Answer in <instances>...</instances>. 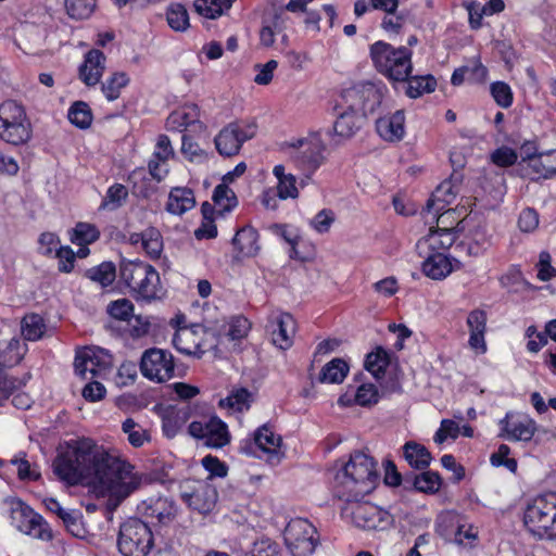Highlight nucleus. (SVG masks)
<instances>
[{"label":"nucleus","mask_w":556,"mask_h":556,"mask_svg":"<svg viewBox=\"0 0 556 556\" xmlns=\"http://www.w3.org/2000/svg\"><path fill=\"white\" fill-rule=\"evenodd\" d=\"M108 313L111 317L118 320H128L132 314L134 305L127 299H119L108 305Z\"/></svg>","instance_id":"052dcab7"},{"label":"nucleus","mask_w":556,"mask_h":556,"mask_svg":"<svg viewBox=\"0 0 556 556\" xmlns=\"http://www.w3.org/2000/svg\"><path fill=\"white\" fill-rule=\"evenodd\" d=\"M403 456L412 468L418 470L428 468L432 459L428 448L415 441H408L403 445Z\"/></svg>","instance_id":"c85d7f7f"},{"label":"nucleus","mask_w":556,"mask_h":556,"mask_svg":"<svg viewBox=\"0 0 556 556\" xmlns=\"http://www.w3.org/2000/svg\"><path fill=\"white\" fill-rule=\"evenodd\" d=\"M336 220L333 211L324 208L319 211L309 222V225L318 233H327Z\"/></svg>","instance_id":"bf43d9fd"},{"label":"nucleus","mask_w":556,"mask_h":556,"mask_svg":"<svg viewBox=\"0 0 556 556\" xmlns=\"http://www.w3.org/2000/svg\"><path fill=\"white\" fill-rule=\"evenodd\" d=\"M349 372V365L341 358H333L327 363L319 376L320 382L341 383Z\"/></svg>","instance_id":"4c0bfd02"},{"label":"nucleus","mask_w":556,"mask_h":556,"mask_svg":"<svg viewBox=\"0 0 556 556\" xmlns=\"http://www.w3.org/2000/svg\"><path fill=\"white\" fill-rule=\"evenodd\" d=\"M47 508L55 513L63 521L64 526L74 536H79L81 532V525L79 516L75 510H65L60 503L54 498L45 501Z\"/></svg>","instance_id":"72a5a7b5"},{"label":"nucleus","mask_w":556,"mask_h":556,"mask_svg":"<svg viewBox=\"0 0 556 556\" xmlns=\"http://www.w3.org/2000/svg\"><path fill=\"white\" fill-rule=\"evenodd\" d=\"M389 362L390 359L387 351L382 348H377L376 351L367 355L365 368L378 379L384 374Z\"/></svg>","instance_id":"de8ad7c7"},{"label":"nucleus","mask_w":556,"mask_h":556,"mask_svg":"<svg viewBox=\"0 0 556 556\" xmlns=\"http://www.w3.org/2000/svg\"><path fill=\"white\" fill-rule=\"evenodd\" d=\"M518 170L530 180L548 179L556 175V150L539 153L530 163H518Z\"/></svg>","instance_id":"a211bd4d"},{"label":"nucleus","mask_w":556,"mask_h":556,"mask_svg":"<svg viewBox=\"0 0 556 556\" xmlns=\"http://www.w3.org/2000/svg\"><path fill=\"white\" fill-rule=\"evenodd\" d=\"M141 245L147 254L152 258L159 257L163 249L161 233L154 228L147 229L144 231V240Z\"/></svg>","instance_id":"6e6d98bb"},{"label":"nucleus","mask_w":556,"mask_h":556,"mask_svg":"<svg viewBox=\"0 0 556 556\" xmlns=\"http://www.w3.org/2000/svg\"><path fill=\"white\" fill-rule=\"evenodd\" d=\"M21 329L25 340L37 341L45 334L47 326L40 315L30 313L23 317Z\"/></svg>","instance_id":"e433bc0d"},{"label":"nucleus","mask_w":556,"mask_h":556,"mask_svg":"<svg viewBox=\"0 0 556 556\" xmlns=\"http://www.w3.org/2000/svg\"><path fill=\"white\" fill-rule=\"evenodd\" d=\"M195 205L192 190L188 188H175L170 191L166 208L175 215H182Z\"/></svg>","instance_id":"c756f323"},{"label":"nucleus","mask_w":556,"mask_h":556,"mask_svg":"<svg viewBox=\"0 0 556 556\" xmlns=\"http://www.w3.org/2000/svg\"><path fill=\"white\" fill-rule=\"evenodd\" d=\"M197 123H199V110L192 104L174 111L166 119V127L172 131H184Z\"/></svg>","instance_id":"cd10ccee"},{"label":"nucleus","mask_w":556,"mask_h":556,"mask_svg":"<svg viewBox=\"0 0 556 556\" xmlns=\"http://www.w3.org/2000/svg\"><path fill=\"white\" fill-rule=\"evenodd\" d=\"M138 511L150 522L167 525L172 522L177 513L175 502L168 497H150L138 505Z\"/></svg>","instance_id":"dca6fc26"},{"label":"nucleus","mask_w":556,"mask_h":556,"mask_svg":"<svg viewBox=\"0 0 556 556\" xmlns=\"http://www.w3.org/2000/svg\"><path fill=\"white\" fill-rule=\"evenodd\" d=\"M180 497L189 508L200 514H207L216 505L218 493L207 480H184L180 485Z\"/></svg>","instance_id":"9b49d317"},{"label":"nucleus","mask_w":556,"mask_h":556,"mask_svg":"<svg viewBox=\"0 0 556 556\" xmlns=\"http://www.w3.org/2000/svg\"><path fill=\"white\" fill-rule=\"evenodd\" d=\"M421 265L422 273L433 279L442 280L446 278L453 271V265L448 256L441 252L427 251Z\"/></svg>","instance_id":"b1692460"},{"label":"nucleus","mask_w":556,"mask_h":556,"mask_svg":"<svg viewBox=\"0 0 556 556\" xmlns=\"http://www.w3.org/2000/svg\"><path fill=\"white\" fill-rule=\"evenodd\" d=\"M257 125L254 121H239L225 126L215 137L216 150L223 156H233L239 153L242 144L254 138Z\"/></svg>","instance_id":"9d476101"},{"label":"nucleus","mask_w":556,"mask_h":556,"mask_svg":"<svg viewBox=\"0 0 556 556\" xmlns=\"http://www.w3.org/2000/svg\"><path fill=\"white\" fill-rule=\"evenodd\" d=\"M68 119L70 122L85 129L91 125L92 114L87 103L83 101L75 102L68 110Z\"/></svg>","instance_id":"603ef678"},{"label":"nucleus","mask_w":556,"mask_h":556,"mask_svg":"<svg viewBox=\"0 0 556 556\" xmlns=\"http://www.w3.org/2000/svg\"><path fill=\"white\" fill-rule=\"evenodd\" d=\"M338 116L333 127L328 129L327 134H334L341 138H351L361 128L364 116L346 110H338Z\"/></svg>","instance_id":"a878e982"},{"label":"nucleus","mask_w":556,"mask_h":556,"mask_svg":"<svg viewBox=\"0 0 556 556\" xmlns=\"http://www.w3.org/2000/svg\"><path fill=\"white\" fill-rule=\"evenodd\" d=\"M369 53L375 68L390 80L406 81L409 77L413 64L408 48L379 40L370 46Z\"/></svg>","instance_id":"7ed1b4c3"},{"label":"nucleus","mask_w":556,"mask_h":556,"mask_svg":"<svg viewBox=\"0 0 556 556\" xmlns=\"http://www.w3.org/2000/svg\"><path fill=\"white\" fill-rule=\"evenodd\" d=\"M153 546V535L147 522L130 518L119 528L117 547L123 556H147Z\"/></svg>","instance_id":"423d86ee"},{"label":"nucleus","mask_w":556,"mask_h":556,"mask_svg":"<svg viewBox=\"0 0 556 556\" xmlns=\"http://www.w3.org/2000/svg\"><path fill=\"white\" fill-rule=\"evenodd\" d=\"M285 541L293 556H309L318 540L315 527L306 519L291 520L285 530Z\"/></svg>","instance_id":"ddd939ff"},{"label":"nucleus","mask_w":556,"mask_h":556,"mask_svg":"<svg viewBox=\"0 0 556 556\" xmlns=\"http://www.w3.org/2000/svg\"><path fill=\"white\" fill-rule=\"evenodd\" d=\"M494 101L502 108L507 109L513 104V91L504 81H495L490 86Z\"/></svg>","instance_id":"13d9d810"},{"label":"nucleus","mask_w":556,"mask_h":556,"mask_svg":"<svg viewBox=\"0 0 556 556\" xmlns=\"http://www.w3.org/2000/svg\"><path fill=\"white\" fill-rule=\"evenodd\" d=\"M188 432L212 448H220L230 442L227 425L216 416L192 421L188 427Z\"/></svg>","instance_id":"4468645a"},{"label":"nucleus","mask_w":556,"mask_h":556,"mask_svg":"<svg viewBox=\"0 0 556 556\" xmlns=\"http://www.w3.org/2000/svg\"><path fill=\"white\" fill-rule=\"evenodd\" d=\"M11 519L18 531L25 534L38 539L49 536L42 517L21 501L13 503L11 507Z\"/></svg>","instance_id":"2eb2a0df"},{"label":"nucleus","mask_w":556,"mask_h":556,"mask_svg":"<svg viewBox=\"0 0 556 556\" xmlns=\"http://www.w3.org/2000/svg\"><path fill=\"white\" fill-rule=\"evenodd\" d=\"M519 229L523 232H531L539 226V214L533 208H525L518 218Z\"/></svg>","instance_id":"69168bd1"},{"label":"nucleus","mask_w":556,"mask_h":556,"mask_svg":"<svg viewBox=\"0 0 556 556\" xmlns=\"http://www.w3.org/2000/svg\"><path fill=\"white\" fill-rule=\"evenodd\" d=\"M406 80V94L413 99L433 92L437 87V80L431 75L408 77Z\"/></svg>","instance_id":"ea45409f"},{"label":"nucleus","mask_w":556,"mask_h":556,"mask_svg":"<svg viewBox=\"0 0 556 556\" xmlns=\"http://www.w3.org/2000/svg\"><path fill=\"white\" fill-rule=\"evenodd\" d=\"M52 468L66 484H86L108 496V505L113 509L142 483L141 475L118 452L88 438L70 440L61 445Z\"/></svg>","instance_id":"f257e3e1"},{"label":"nucleus","mask_w":556,"mask_h":556,"mask_svg":"<svg viewBox=\"0 0 556 556\" xmlns=\"http://www.w3.org/2000/svg\"><path fill=\"white\" fill-rule=\"evenodd\" d=\"M105 61L106 58L102 51L98 49L88 51L78 70L80 80L89 87L96 86L103 76Z\"/></svg>","instance_id":"5701e85b"},{"label":"nucleus","mask_w":556,"mask_h":556,"mask_svg":"<svg viewBox=\"0 0 556 556\" xmlns=\"http://www.w3.org/2000/svg\"><path fill=\"white\" fill-rule=\"evenodd\" d=\"M376 128L381 138L394 142L403 138L405 134V115L403 111H396L390 116L380 117Z\"/></svg>","instance_id":"393cba45"},{"label":"nucleus","mask_w":556,"mask_h":556,"mask_svg":"<svg viewBox=\"0 0 556 556\" xmlns=\"http://www.w3.org/2000/svg\"><path fill=\"white\" fill-rule=\"evenodd\" d=\"M212 200L218 207L219 214L230 212L238 204L235 192L226 184H220L215 187Z\"/></svg>","instance_id":"79ce46f5"},{"label":"nucleus","mask_w":556,"mask_h":556,"mask_svg":"<svg viewBox=\"0 0 556 556\" xmlns=\"http://www.w3.org/2000/svg\"><path fill=\"white\" fill-rule=\"evenodd\" d=\"M390 514L371 503H357L352 510L356 527L366 530L384 529L390 523Z\"/></svg>","instance_id":"f3484780"},{"label":"nucleus","mask_w":556,"mask_h":556,"mask_svg":"<svg viewBox=\"0 0 556 556\" xmlns=\"http://www.w3.org/2000/svg\"><path fill=\"white\" fill-rule=\"evenodd\" d=\"M55 257L59 258V270L61 273H71L74 268L75 252L70 247H61L56 250Z\"/></svg>","instance_id":"774afa93"},{"label":"nucleus","mask_w":556,"mask_h":556,"mask_svg":"<svg viewBox=\"0 0 556 556\" xmlns=\"http://www.w3.org/2000/svg\"><path fill=\"white\" fill-rule=\"evenodd\" d=\"M380 99L381 94L374 84L361 83L342 91L336 110H346L365 116L375 110Z\"/></svg>","instance_id":"6e6552de"},{"label":"nucleus","mask_w":556,"mask_h":556,"mask_svg":"<svg viewBox=\"0 0 556 556\" xmlns=\"http://www.w3.org/2000/svg\"><path fill=\"white\" fill-rule=\"evenodd\" d=\"M406 484H412L417 491L422 493H437L441 485L442 479L438 472L424 471L413 478H405Z\"/></svg>","instance_id":"c9c22d12"},{"label":"nucleus","mask_w":556,"mask_h":556,"mask_svg":"<svg viewBox=\"0 0 556 556\" xmlns=\"http://www.w3.org/2000/svg\"><path fill=\"white\" fill-rule=\"evenodd\" d=\"M202 465L210 472L207 481L214 477L223 478L227 475L228 468L217 457L207 455L202 459Z\"/></svg>","instance_id":"338daca9"},{"label":"nucleus","mask_w":556,"mask_h":556,"mask_svg":"<svg viewBox=\"0 0 556 556\" xmlns=\"http://www.w3.org/2000/svg\"><path fill=\"white\" fill-rule=\"evenodd\" d=\"M456 240V232L448 227L430 229L429 233L418 240L416 249L419 255H426L427 251L440 252L450 249Z\"/></svg>","instance_id":"412c9836"},{"label":"nucleus","mask_w":556,"mask_h":556,"mask_svg":"<svg viewBox=\"0 0 556 556\" xmlns=\"http://www.w3.org/2000/svg\"><path fill=\"white\" fill-rule=\"evenodd\" d=\"M100 232L94 225L78 223L73 229L71 241L77 245H87L99 239Z\"/></svg>","instance_id":"3c124183"},{"label":"nucleus","mask_w":556,"mask_h":556,"mask_svg":"<svg viewBox=\"0 0 556 556\" xmlns=\"http://www.w3.org/2000/svg\"><path fill=\"white\" fill-rule=\"evenodd\" d=\"M195 11L207 18H216L223 13L222 0H195Z\"/></svg>","instance_id":"680f3d73"},{"label":"nucleus","mask_w":556,"mask_h":556,"mask_svg":"<svg viewBox=\"0 0 556 556\" xmlns=\"http://www.w3.org/2000/svg\"><path fill=\"white\" fill-rule=\"evenodd\" d=\"M292 151L290 157L295 166L301 169L308 179L324 164L326 144L319 134H312L307 138L299 139L290 143Z\"/></svg>","instance_id":"0eeeda50"},{"label":"nucleus","mask_w":556,"mask_h":556,"mask_svg":"<svg viewBox=\"0 0 556 556\" xmlns=\"http://www.w3.org/2000/svg\"><path fill=\"white\" fill-rule=\"evenodd\" d=\"M257 239V231L247 226L237 231L232 239V244L244 256H253L258 251Z\"/></svg>","instance_id":"473e14b6"},{"label":"nucleus","mask_w":556,"mask_h":556,"mask_svg":"<svg viewBox=\"0 0 556 556\" xmlns=\"http://www.w3.org/2000/svg\"><path fill=\"white\" fill-rule=\"evenodd\" d=\"M139 368L144 378L162 383L174 377V357L166 350L150 348L142 353Z\"/></svg>","instance_id":"f8f14e48"},{"label":"nucleus","mask_w":556,"mask_h":556,"mask_svg":"<svg viewBox=\"0 0 556 556\" xmlns=\"http://www.w3.org/2000/svg\"><path fill=\"white\" fill-rule=\"evenodd\" d=\"M113 366V356L98 346H86L76 354L74 367L83 379L104 378Z\"/></svg>","instance_id":"1a4fd4ad"},{"label":"nucleus","mask_w":556,"mask_h":556,"mask_svg":"<svg viewBox=\"0 0 556 556\" xmlns=\"http://www.w3.org/2000/svg\"><path fill=\"white\" fill-rule=\"evenodd\" d=\"M65 10L73 20H86L96 9V0H65Z\"/></svg>","instance_id":"09e8293b"},{"label":"nucleus","mask_w":556,"mask_h":556,"mask_svg":"<svg viewBox=\"0 0 556 556\" xmlns=\"http://www.w3.org/2000/svg\"><path fill=\"white\" fill-rule=\"evenodd\" d=\"M85 277L91 281L98 282L103 288L113 283L116 278L115 265L111 262H103L96 267H91L85 271Z\"/></svg>","instance_id":"58836bf2"},{"label":"nucleus","mask_w":556,"mask_h":556,"mask_svg":"<svg viewBox=\"0 0 556 556\" xmlns=\"http://www.w3.org/2000/svg\"><path fill=\"white\" fill-rule=\"evenodd\" d=\"M25 110L15 101H5L0 105V125L27 122Z\"/></svg>","instance_id":"c03bdc74"},{"label":"nucleus","mask_w":556,"mask_h":556,"mask_svg":"<svg viewBox=\"0 0 556 556\" xmlns=\"http://www.w3.org/2000/svg\"><path fill=\"white\" fill-rule=\"evenodd\" d=\"M22 343L17 338H12L9 341L0 342V364L3 366H11L20 363L23 357Z\"/></svg>","instance_id":"a18cd8bd"},{"label":"nucleus","mask_w":556,"mask_h":556,"mask_svg":"<svg viewBox=\"0 0 556 556\" xmlns=\"http://www.w3.org/2000/svg\"><path fill=\"white\" fill-rule=\"evenodd\" d=\"M169 27L175 31H184L189 27L187 9L180 3L170 4L166 12Z\"/></svg>","instance_id":"8fccbe9b"},{"label":"nucleus","mask_w":556,"mask_h":556,"mask_svg":"<svg viewBox=\"0 0 556 556\" xmlns=\"http://www.w3.org/2000/svg\"><path fill=\"white\" fill-rule=\"evenodd\" d=\"M119 277L137 299L151 301L157 298L160 276L152 265L141 261H122Z\"/></svg>","instance_id":"39448f33"},{"label":"nucleus","mask_w":556,"mask_h":556,"mask_svg":"<svg viewBox=\"0 0 556 556\" xmlns=\"http://www.w3.org/2000/svg\"><path fill=\"white\" fill-rule=\"evenodd\" d=\"M459 433L458 425L451 419H443L440 428L434 434V442L438 444L443 443L447 438L456 439Z\"/></svg>","instance_id":"0e129e2a"},{"label":"nucleus","mask_w":556,"mask_h":556,"mask_svg":"<svg viewBox=\"0 0 556 556\" xmlns=\"http://www.w3.org/2000/svg\"><path fill=\"white\" fill-rule=\"evenodd\" d=\"M175 152L172 147L170 140L166 135L157 137L152 159L149 162L150 175L161 181L168 173L166 162L174 157Z\"/></svg>","instance_id":"4be33fe9"},{"label":"nucleus","mask_w":556,"mask_h":556,"mask_svg":"<svg viewBox=\"0 0 556 556\" xmlns=\"http://www.w3.org/2000/svg\"><path fill=\"white\" fill-rule=\"evenodd\" d=\"M250 393L245 389H239L231 394H229L227 397L222 399L219 401L220 407H228L231 409H235L237 412H242L244 409L249 408V399Z\"/></svg>","instance_id":"4d7b16f0"},{"label":"nucleus","mask_w":556,"mask_h":556,"mask_svg":"<svg viewBox=\"0 0 556 556\" xmlns=\"http://www.w3.org/2000/svg\"><path fill=\"white\" fill-rule=\"evenodd\" d=\"M378 479L375 459L362 451H356L334 477L336 494L346 502H358L375 490Z\"/></svg>","instance_id":"f03ea898"},{"label":"nucleus","mask_w":556,"mask_h":556,"mask_svg":"<svg viewBox=\"0 0 556 556\" xmlns=\"http://www.w3.org/2000/svg\"><path fill=\"white\" fill-rule=\"evenodd\" d=\"M0 137L10 144H22L31 137V126L29 121L17 124L0 125Z\"/></svg>","instance_id":"2f4dec72"},{"label":"nucleus","mask_w":556,"mask_h":556,"mask_svg":"<svg viewBox=\"0 0 556 556\" xmlns=\"http://www.w3.org/2000/svg\"><path fill=\"white\" fill-rule=\"evenodd\" d=\"M255 444L269 455L273 464L279 463L281 437L276 434L267 425L261 426L254 434Z\"/></svg>","instance_id":"bb28decb"},{"label":"nucleus","mask_w":556,"mask_h":556,"mask_svg":"<svg viewBox=\"0 0 556 556\" xmlns=\"http://www.w3.org/2000/svg\"><path fill=\"white\" fill-rule=\"evenodd\" d=\"M501 437L513 441H530L535 431L536 424L528 416H515L507 413L506 416L500 421Z\"/></svg>","instance_id":"aec40b11"},{"label":"nucleus","mask_w":556,"mask_h":556,"mask_svg":"<svg viewBox=\"0 0 556 556\" xmlns=\"http://www.w3.org/2000/svg\"><path fill=\"white\" fill-rule=\"evenodd\" d=\"M355 404L361 406H371L378 403L379 392L375 384L365 383L354 392Z\"/></svg>","instance_id":"5fc2aeb1"},{"label":"nucleus","mask_w":556,"mask_h":556,"mask_svg":"<svg viewBox=\"0 0 556 556\" xmlns=\"http://www.w3.org/2000/svg\"><path fill=\"white\" fill-rule=\"evenodd\" d=\"M122 430L127 434L129 444L136 448L143 446L151 439L150 433L132 418H127L123 421Z\"/></svg>","instance_id":"37998d69"},{"label":"nucleus","mask_w":556,"mask_h":556,"mask_svg":"<svg viewBox=\"0 0 556 556\" xmlns=\"http://www.w3.org/2000/svg\"><path fill=\"white\" fill-rule=\"evenodd\" d=\"M273 174L278 180L276 191L280 200L296 199L299 197L296 178L292 174H286L283 165H276Z\"/></svg>","instance_id":"7c9ffc66"},{"label":"nucleus","mask_w":556,"mask_h":556,"mask_svg":"<svg viewBox=\"0 0 556 556\" xmlns=\"http://www.w3.org/2000/svg\"><path fill=\"white\" fill-rule=\"evenodd\" d=\"M454 194L452 192V186L450 182H442L435 191L432 193L431 198L427 201L426 212L433 213V218L437 215L445 210L446 205L451 203Z\"/></svg>","instance_id":"f704fd0d"},{"label":"nucleus","mask_w":556,"mask_h":556,"mask_svg":"<svg viewBox=\"0 0 556 556\" xmlns=\"http://www.w3.org/2000/svg\"><path fill=\"white\" fill-rule=\"evenodd\" d=\"M267 328L276 346L281 350L291 348L295 333V320L290 314L281 312L271 313Z\"/></svg>","instance_id":"6ab92c4d"},{"label":"nucleus","mask_w":556,"mask_h":556,"mask_svg":"<svg viewBox=\"0 0 556 556\" xmlns=\"http://www.w3.org/2000/svg\"><path fill=\"white\" fill-rule=\"evenodd\" d=\"M129 83V78L126 73L117 72L114 73L102 85V91L109 101L116 100L121 90L126 87Z\"/></svg>","instance_id":"864d4df0"},{"label":"nucleus","mask_w":556,"mask_h":556,"mask_svg":"<svg viewBox=\"0 0 556 556\" xmlns=\"http://www.w3.org/2000/svg\"><path fill=\"white\" fill-rule=\"evenodd\" d=\"M527 530L539 539L556 538V492L534 497L523 511Z\"/></svg>","instance_id":"20e7f679"},{"label":"nucleus","mask_w":556,"mask_h":556,"mask_svg":"<svg viewBox=\"0 0 556 556\" xmlns=\"http://www.w3.org/2000/svg\"><path fill=\"white\" fill-rule=\"evenodd\" d=\"M518 160V153L506 146L497 148L491 154V161L500 167H508L514 165Z\"/></svg>","instance_id":"e2e57ef3"},{"label":"nucleus","mask_w":556,"mask_h":556,"mask_svg":"<svg viewBox=\"0 0 556 556\" xmlns=\"http://www.w3.org/2000/svg\"><path fill=\"white\" fill-rule=\"evenodd\" d=\"M193 332L188 329L177 330L173 337L174 348L186 355H195L202 353L200 344L193 340Z\"/></svg>","instance_id":"a19ab883"},{"label":"nucleus","mask_w":556,"mask_h":556,"mask_svg":"<svg viewBox=\"0 0 556 556\" xmlns=\"http://www.w3.org/2000/svg\"><path fill=\"white\" fill-rule=\"evenodd\" d=\"M128 198V189L122 184L111 186L100 205L103 210L115 211L121 207Z\"/></svg>","instance_id":"49530a36"}]
</instances>
